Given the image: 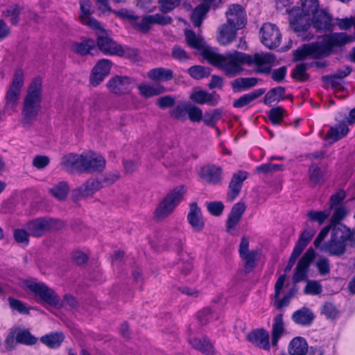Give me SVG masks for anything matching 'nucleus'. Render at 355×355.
<instances>
[{
  "label": "nucleus",
  "mask_w": 355,
  "mask_h": 355,
  "mask_svg": "<svg viewBox=\"0 0 355 355\" xmlns=\"http://www.w3.org/2000/svg\"><path fill=\"white\" fill-rule=\"evenodd\" d=\"M98 49L106 55H116L121 57H133L137 55V51L127 46L117 44L107 35H99L96 40Z\"/></svg>",
  "instance_id": "9"
},
{
  "label": "nucleus",
  "mask_w": 355,
  "mask_h": 355,
  "mask_svg": "<svg viewBox=\"0 0 355 355\" xmlns=\"http://www.w3.org/2000/svg\"><path fill=\"white\" fill-rule=\"evenodd\" d=\"M191 345L196 349L203 353L211 354L213 352V345L205 338H194L190 340Z\"/></svg>",
  "instance_id": "45"
},
{
  "label": "nucleus",
  "mask_w": 355,
  "mask_h": 355,
  "mask_svg": "<svg viewBox=\"0 0 355 355\" xmlns=\"http://www.w3.org/2000/svg\"><path fill=\"white\" fill-rule=\"evenodd\" d=\"M347 232L342 231L340 225L334 227L331 232L330 239L320 247V251L331 256H342L346 251L347 241L345 236Z\"/></svg>",
  "instance_id": "8"
},
{
  "label": "nucleus",
  "mask_w": 355,
  "mask_h": 355,
  "mask_svg": "<svg viewBox=\"0 0 355 355\" xmlns=\"http://www.w3.org/2000/svg\"><path fill=\"white\" fill-rule=\"evenodd\" d=\"M17 331H16V328L11 329L10 332L8 333L6 340H5V346L8 349H14L17 344L19 343L17 341Z\"/></svg>",
  "instance_id": "62"
},
{
  "label": "nucleus",
  "mask_w": 355,
  "mask_h": 355,
  "mask_svg": "<svg viewBox=\"0 0 355 355\" xmlns=\"http://www.w3.org/2000/svg\"><path fill=\"white\" fill-rule=\"evenodd\" d=\"M181 0H159L162 12H168L173 10L180 4Z\"/></svg>",
  "instance_id": "59"
},
{
  "label": "nucleus",
  "mask_w": 355,
  "mask_h": 355,
  "mask_svg": "<svg viewBox=\"0 0 355 355\" xmlns=\"http://www.w3.org/2000/svg\"><path fill=\"white\" fill-rule=\"evenodd\" d=\"M24 286L32 291L37 297L46 304L57 306L60 305V300L58 295L46 285L42 282L26 281Z\"/></svg>",
  "instance_id": "11"
},
{
  "label": "nucleus",
  "mask_w": 355,
  "mask_h": 355,
  "mask_svg": "<svg viewBox=\"0 0 355 355\" xmlns=\"http://www.w3.org/2000/svg\"><path fill=\"white\" fill-rule=\"evenodd\" d=\"M187 220L193 231L200 232L203 230L205 227V220L201 209L196 202H192L189 205Z\"/></svg>",
  "instance_id": "22"
},
{
  "label": "nucleus",
  "mask_w": 355,
  "mask_h": 355,
  "mask_svg": "<svg viewBox=\"0 0 355 355\" xmlns=\"http://www.w3.org/2000/svg\"><path fill=\"white\" fill-rule=\"evenodd\" d=\"M95 49V42L93 40H86L81 42H74L71 45V50L80 55L90 53Z\"/></svg>",
  "instance_id": "40"
},
{
  "label": "nucleus",
  "mask_w": 355,
  "mask_h": 355,
  "mask_svg": "<svg viewBox=\"0 0 355 355\" xmlns=\"http://www.w3.org/2000/svg\"><path fill=\"white\" fill-rule=\"evenodd\" d=\"M349 129L345 121H341L337 125L330 127L327 132L325 139L336 142L345 137L349 132Z\"/></svg>",
  "instance_id": "31"
},
{
  "label": "nucleus",
  "mask_w": 355,
  "mask_h": 355,
  "mask_svg": "<svg viewBox=\"0 0 355 355\" xmlns=\"http://www.w3.org/2000/svg\"><path fill=\"white\" fill-rule=\"evenodd\" d=\"M309 178L310 181L313 184H318L320 183L322 178V173L320 168L318 167V166L315 164H312L309 167Z\"/></svg>",
  "instance_id": "60"
},
{
  "label": "nucleus",
  "mask_w": 355,
  "mask_h": 355,
  "mask_svg": "<svg viewBox=\"0 0 355 355\" xmlns=\"http://www.w3.org/2000/svg\"><path fill=\"white\" fill-rule=\"evenodd\" d=\"M315 255V251L312 248H309L306 250L300 259L295 269L293 277L294 282H300L306 279L309 267L314 259Z\"/></svg>",
  "instance_id": "18"
},
{
  "label": "nucleus",
  "mask_w": 355,
  "mask_h": 355,
  "mask_svg": "<svg viewBox=\"0 0 355 355\" xmlns=\"http://www.w3.org/2000/svg\"><path fill=\"white\" fill-rule=\"evenodd\" d=\"M285 110L281 107L271 109L268 112V118L273 125H279L283 121Z\"/></svg>",
  "instance_id": "55"
},
{
  "label": "nucleus",
  "mask_w": 355,
  "mask_h": 355,
  "mask_svg": "<svg viewBox=\"0 0 355 355\" xmlns=\"http://www.w3.org/2000/svg\"><path fill=\"white\" fill-rule=\"evenodd\" d=\"M348 211L347 209L343 206H340L334 208V211L331 218L329 223L332 225L334 227L340 225L339 223L340 221L344 220V218L347 216Z\"/></svg>",
  "instance_id": "52"
},
{
  "label": "nucleus",
  "mask_w": 355,
  "mask_h": 355,
  "mask_svg": "<svg viewBox=\"0 0 355 355\" xmlns=\"http://www.w3.org/2000/svg\"><path fill=\"white\" fill-rule=\"evenodd\" d=\"M203 57L229 77L239 74L243 71V65L245 64L254 67L259 72L268 73L275 60V56L268 53H255L251 55L233 51L225 54H220L210 48L204 50Z\"/></svg>",
  "instance_id": "1"
},
{
  "label": "nucleus",
  "mask_w": 355,
  "mask_h": 355,
  "mask_svg": "<svg viewBox=\"0 0 355 355\" xmlns=\"http://www.w3.org/2000/svg\"><path fill=\"white\" fill-rule=\"evenodd\" d=\"M135 85V80L130 77L116 76L107 81L106 86L110 92L116 95H124L129 94Z\"/></svg>",
  "instance_id": "14"
},
{
  "label": "nucleus",
  "mask_w": 355,
  "mask_h": 355,
  "mask_svg": "<svg viewBox=\"0 0 355 355\" xmlns=\"http://www.w3.org/2000/svg\"><path fill=\"white\" fill-rule=\"evenodd\" d=\"M187 104L181 103L175 107L173 110H171L170 114L171 116L176 119L180 121H186L187 117Z\"/></svg>",
  "instance_id": "54"
},
{
  "label": "nucleus",
  "mask_w": 355,
  "mask_h": 355,
  "mask_svg": "<svg viewBox=\"0 0 355 355\" xmlns=\"http://www.w3.org/2000/svg\"><path fill=\"white\" fill-rule=\"evenodd\" d=\"M247 177V172L243 171H240L233 175L229 185L228 200L233 201L238 196L241 191L242 184Z\"/></svg>",
  "instance_id": "25"
},
{
  "label": "nucleus",
  "mask_w": 355,
  "mask_h": 355,
  "mask_svg": "<svg viewBox=\"0 0 355 355\" xmlns=\"http://www.w3.org/2000/svg\"><path fill=\"white\" fill-rule=\"evenodd\" d=\"M333 227L334 226L329 223L320 230V232H319V234H318L314 241V245L316 248L320 250L322 242L326 238L330 230L332 231Z\"/></svg>",
  "instance_id": "61"
},
{
  "label": "nucleus",
  "mask_w": 355,
  "mask_h": 355,
  "mask_svg": "<svg viewBox=\"0 0 355 355\" xmlns=\"http://www.w3.org/2000/svg\"><path fill=\"white\" fill-rule=\"evenodd\" d=\"M188 72L191 77L197 80L207 77L210 74V70L209 68L200 65H196L190 67L188 69Z\"/></svg>",
  "instance_id": "53"
},
{
  "label": "nucleus",
  "mask_w": 355,
  "mask_h": 355,
  "mask_svg": "<svg viewBox=\"0 0 355 355\" xmlns=\"http://www.w3.org/2000/svg\"><path fill=\"white\" fill-rule=\"evenodd\" d=\"M112 64L111 61L107 59L99 60L93 68L89 80L90 83L93 86L98 85L109 74Z\"/></svg>",
  "instance_id": "21"
},
{
  "label": "nucleus",
  "mask_w": 355,
  "mask_h": 355,
  "mask_svg": "<svg viewBox=\"0 0 355 355\" xmlns=\"http://www.w3.org/2000/svg\"><path fill=\"white\" fill-rule=\"evenodd\" d=\"M315 231L314 230H304L300 235V237L294 247L293 250L302 253L309 243L311 241Z\"/></svg>",
  "instance_id": "44"
},
{
  "label": "nucleus",
  "mask_w": 355,
  "mask_h": 355,
  "mask_svg": "<svg viewBox=\"0 0 355 355\" xmlns=\"http://www.w3.org/2000/svg\"><path fill=\"white\" fill-rule=\"evenodd\" d=\"M352 71L349 67H345L338 69L336 73L331 75L322 76V80L331 85L332 87H336L340 84V81L347 76Z\"/></svg>",
  "instance_id": "37"
},
{
  "label": "nucleus",
  "mask_w": 355,
  "mask_h": 355,
  "mask_svg": "<svg viewBox=\"0 0 355 355\" xmlns=\"http://www.w3.org/2000/svg\"><path fill=\"white\" fill-rule=\"evenodd\" d=\"M80 19L81 22L94 30L103 31L101 24L92 17V4L89 0H80Z\"/></svg>",
  "instance_id": "20"
},
{
  "label": "nucleus",
  "mask_w": 355,
  "mask_h": 355,
  "mask_svg": "<svg viewBox=\"0 0 355 355\" xmlns=\"http://www.w3.org/2000/svg\"><path fill=\"white\" fill-rule=\"evenodd\" d=\"M137 88L139 94L146 98L158 96L166 91L165 87L159 83L153 85L142 83L139 85Z\"/></svg>",
  "instance_id": "32"
},
{
  "label": "nucleus",
  "mask_w": 355,
  "mask_h": 355,
  "mask_svg": "<svg viewBox=\"0 0 355 355\" xmlns=\"http://www.w3.org/2000/svg\"><path fill=\"white\" fill-rule=\"evenodd\" d=\"M42 80L36 77L28 85L23 99L21 123L24 127H29L36 121L42 110Z\"/></svg>",
  "instance_id": "4"
},
{
  "label": "nucleus",
  "mask_w": 355,
  "mask_h": 355,
  "mask_svg": "<svg viewBox=\"0 0 355 355\" xmlns=\"http://www.w3.org/2000/svg\"><path fill=\"white\" fill-rule=\"evenodd\" d=\"M63 227V222L49 217L38 218L26 224V228L30 234L35 237L42 236L49 231L60 230Z\"/></svg>",
  "instance_id": "10"
},
{
  "label": "nucleus",
  "mask_w": 355,
  "mask_h": 355,
  "mask_svg": "<svg viewBox=\"0 0 355 355\" xmlns=\"http://www.w3.org/2000/svg\"><path fill=\"white\" fill-rule=\"evenodd\" d=\"M308 350L309 346L306 340L300 336L293 338L288 347L290 355H305Z\"/></svg>",
  "instance_id": "34"
},
{
  "label": "nucleus",
  "mask_w": 355,
  "mask_h": 355,
  "mask_svg": "<svg viewBox=\"0 0 355 355\" xmlns=\"http://www.w3.org/2000/svg\"><path fill=\"white\" fill-rule=\"evenodd\" d=\"M257 83L256 78H239L234 80L231 85L234 92H240L256 86Z\"/></svg>",
  "instance_id": "36"
},
{
  "label": "nucleus",
  "mask_w": 355,
  "mask_h": 355,
  "mask_svg": "<svg viewBox=\"0 0 355 355\" xmlns=\"http://www.w3.org/2000/svg\"><path fill=\"white\" fill-rule=\"evenodd\" d=\"M238 30L228 23L221 25L218 28V42L223 46L231 44L235 40Z\"/></svg>",
  "instance_id": "30"
},
{
  "label": "nucleus",
  "mask_w": 355,
  "mask_h": 355,
  "mask_svg": "<svg viewBox=\"0 0 355 355\" xmlns=\"http://www.w3.org/2000/svg\"><path fill=\"white\" fill-rule=\"evenodd\" d=\"M269 333L264 329H257L248 335V340L257 347L268 350L270 349Z\"/></svg>",
  "instance_id": "29"
},
{
  "label": "nucleus",
  "mask_w": 355,
  "mask_h": 355,
  "mask_svg": "<svg viewBox=\"0 0 355 355\" xmlns=\"http://www.w3.org/2000/svg\"><path fill=\"white\" fill-rule=\"evenodd\" d=\"M186 191V188L182 185L170 191L155 209V218L160 220L171 215L175 207L183 200Z\"/></svg>",
  "instance_id": "6"
},
{
  "label": "nucleus",
  "mask_w": 355,
  "mask_h": 355,
  "mask_svg": "<svg viewBox=\"0 0 355 355\" xmlns=\"http://www.w3.org/2000/svg\"><path fill=\"white\" fill-rule=\"evenodd\" d=\"M83 171L89 173H101L106 164L105 159L100 154L89 150L82 153Z\"/></svg>",
  "instance_id": "16"
},
{
  "label": "nucleus",
  "mask_w": 355,
  "mask_h": 355,
  "mask_svg": "<svg viewBox=\"0 0 355 355\" xmlns=\"http://www.w3.org/2000/svg\"><path fill=\"white\" fill-rule=\"evenodd\" d=\"M17 331V341L20 344L33 345L37 342V338L33 336L28 329L16 328Z\"/></svg>",
  "instance_id": "48"
},
{
  "label": "nucleus",
  "mask_w": 355,
  "mask_h": 355,
  "mask_svg": "<svg viewBox=\"0 0 355 355\" xmlns=\"http://www.w3.org/2000/svg\"><path fill=\"white\" fill-rule=\"evenodd\" d=\"M148 78L155 82H166L173 79V71L167 68L157 67L148 71Z\"/></svg>",
  "instance_id": "33"
},
{
  "label": "nucleus",
  "mask_w": 355,
  "mask_h": 355,
  "mask_svg": "<svg viewBox=\"0 0 355 355\" xmlns=\"http://www.w3.org/2000/svg\"><path fill=\"white\" fill-rule=\"evenodd\" d=\"M24 76L22 70H17L5 96L4 112L12 114L15 112L24 85Z\"/></svg>",
  "instance_id": "7"
},
{
  "label": "nucleus",
  "mask_w": 355,
  "mask_h": 355,
  "mask_svg": "<svg viewBox=\"0 0 355 355\" xmlns=\"http://www.w3.org/2000/svg\"><path fill=\"white\" fill-rule=\"evenodd\" d=\"M185 37L188 44L197 49H200L204 46V42L201 37L197 36L195 33L191 30H185L184 31Z\"/></svg>",
  "instance_id": "50"
},
{
  "label": "nucleus",
  "mask_w": 355,
  "mask_h": 355,
  "mask_svg": "<svg viewBox=\"0 0 355 355\" xmlns=\"http://www.w3.org/2000/svg\"><path fill=\"white\" fill-rule=\"evenodd\" d=\"M332 18L329 13L323 9H320L313 14L309 21V28L312 25L318 31H325L330 28Z\"/></svg>",
  "instance_id": "23"
},
{
  "label": "nucleus",
  "mask_w": 355,
  "mask_h": 355,
  "mask_svg": "<svg viewBox=\"0 0 355 355\" xmlns=\"http://www.w3.org/2000/svg\"><path fill=\"white\" fill-rule=\"evenodd\" d=\"M321 313L325 315L327 319L335 320L339 315V311L333 303L330 302H325L321 307Z\"/></svg>",
  "instance_id": "51"
},
{
  "label": "nucleus",
  "mask_w": 355,
  "mask_h": 355,
  "mask_svg": "<svg viewBox=\"0 0 355 355\" xmlns=\"http://www.w3.org/2000/svg\"><path fill=\"white\" fill-rule=\"evenodd\" d=\"M69 191V187L66 182H60L50 189L51 195L59 200H64Z\"/></svg>",
  "instance_id": "46"
},
{
  "label": "nucleus",
  "mask_w": 355,
  "mask_h": 355,
  "mask_svg": "<svg viewBox=\"0 0 355 355\" xmlns=\"http://www.w3.org/2000/svg\"><path fill=\"white\" fill-rule=\"evenodd\" d=\"M83 157L82 154L69 153L62 157L60 165L62 168L67 171H83Z\"/></svg>",
  "instance_id": "28"
},
{
  "label": "nucleus",
  "mask_w": 355,
  "mask_h": 355,
  "mask_svg": "<svg viewBox=\"0 0 355 355\" xmlns=\"http://www.w3.org/2000/svg\"><path fill=\"white\" fill-rule=\"evenodd\" d=\"M245 209L246 206L243 202H237L233 206L226 222L227 232L230 233L235 229L239 223Z\"/></svg>",
  "instance_id": "26"
},
{
  "label": "nucleus",
  "mask_w": 355,
  "mask_h": 355,
  "mask_svg": "<svg viewBox=\"0 0 355 355\" xmlns=\"http://www.w3.org/2000/svg\"><path fill=\"white\" fill-rule=\"evenodd\" d=\"M261 41L267 48L278 47L281 43L282 34L279 28L272 23H264L259 31Z\"/></svg>",
  "instance_id": "12"
},
{
  "label": "nucleus",
  "mask_w": 355,
  "mask_h": 355,
  "mask_svg": "<svg viewBox=\"0 0 355 355\" xmlns=\"http://www.w3.org/2000/svg\"><path fill=\"white\" fill-rule=\"evenodd\" d=\"M322 285L317 281H308L304 288V293L309 295H319L322 293Z\"/></svg>",
  "instance_id": "58"
},
{
  "label": "nucleus",
  "mask_w": 355,
  "mask_h": 355,
  "mask_svg": "<svg viewBox=\"0 0 355 355\" xmlns=\"http://www.w3.org/2000/svg\"><path fill=\"white\" fill-rule=\"evenodd\" d=\"M249 245V239L245 236L242 237L239 244V253L242 261L244 262L245 270L248 272L255 268L260 257L259 250H250Z\"/></svg>",
  "instance_id": "13"
},
{
  "label": "nucleus",
  "mask_w": 355,
  "mask_h": 355,
  "mask_svg": "<svg viewBox=\"0 0 355 355\" xmlns=\"http://www.w3.org/2000/svg\"><path fill=\"white\" fill-rule=\"evenodd\" d=\"M187 115L191 121L197 123L203 120L204 116L202 110L193 105H188Z\"/></svg>",
  "instance_id": "57"
},
{
  "label": "nucleus",
  "mask_w": 355,
  "mask_h": 355,
  "mask_svg": "<svg viewBox=\"0 0 355 355\" xmlns=\"http://www.w3.org/2000/svg\"><path fill=\"white\" fill-rule=\"evenodd\" d=\"M64 338L62 333H51L43 336L41 342L50 348H58L60 346Z\"/></svg>",
  "instance_id": "42"
},
{
  "label": "nucleus",
  "mask_w": 355,
  "mask_h": 355,
  "mask_svg": "<svg viewBox=\"0 0 355 355\" xmlns=\"http://www.w3.org/2000/svg\"><path fill=\"white\" fill-rule=\"evenodd\" d=\"M222 117V111L220 109H215L205 112L203 116V123L205 125L214 127L216 122Z\"/></svg>",
  "instance_id": "49"
},
{
  "label": "nucleus",
  "mask_w": 355,
  "mask_h": 355,
  "mask_svg": "<svg viewBox=\"0 0 355 355\" xmlns=\"http://www.w3.org/2000/svg\"><path fill=\"white\" fill-rule=\"evenodd\" d=\"M104 184L98 179H90L78 188L73 189L72 196L75 200L83 198L92 196L97 191L100 190Z\"/></svg>",
  "instance_id": "19"
},
{
  "label": "nucleus",
  "mask_w": 355,
  "mask_h": 355,
  "mask_svg": "<svg viewBox=\"0 0 355 355\" xmlns=\"http://www.w3.org/2000/svg\"><path fill=\"white\" fill-rule=\"evenodd\" d=\"M266 92L264 89H258L253 92L241 96L234 102V107L236 108L243 107L263 95Z\"/></svg>",
  "instance_id": "38"
},
{
  "label": "nucleus",
  "mask_w": 355,
  "mask_h": 355,
  "mask_svg": "<svg viewBox=\"0 0 355 355\" xmlns=\"http://www.w3.org/2000/svg\"><path fill=\"white\" fill-rule=\"evenodd\" d=\"M285 89L283 87H277L269 90L264 96V103L270 105L275 102H279L284 98Z\"/></svg>",
  "instance_id": "43"
},
{
  "label": "nucleus",
  "mask_w": 355,
  "mask_h": 355,
  "mask_svg": "<svg viewBox=\"0 0 355 355\" xmlns=\"http://www.w3.org/2000/svg\"><path fill=\"white\" fill-rule=\"evenodd\" d=\"M190 99L198 104L214 106L218 104L220 96L216 92L209 93L204 90H196L191 93Z\"/></svg>",
  "instance_id": "24"
},
{
  "label": "nucleus",
  "mask_w": 355,
  "mask_h": 355,
  "mask_svg": "<svg viewBox=\"0 0 355 355\" xmlns=\"http://www.w3.org/2000/svg\"><path fill=\"white\" fill-rule=\"evenodd\" d=\"M225 15L227 23L237 29L243 28L246 24V14L243 8L240 5H230L225 12Z\"/></svg>",
  "instance_id": "17"
},
{
  "label": "nucleus",
  "mask_w": 355,
  "mask_h": 355,
  "mask_svg": "<svg viewBox=\"0 0 355 355\" xmlns=\"http://www.w3.org/2000/svg\"><path fill=\"white\" fill-rule=\"evenodd\" d=\"M293 321L300 325H309L314 319L313 313L308 308L303 307L293 314Z\"/></svg>",
  "instance_id": "35"
},
{
  "label": "nucleus",
  "mask_w": 355,
  "mask_h": 355,
  "mask_svg": "<svg viewBox=\"0 0 355 355\" xmlns=\"http://www.w3.org/2000/svg\"><path fill=\"white\" fill-rule=\"evenodd\" d=\"M29 232L24 229H15L13 232L15 241L20 245L27 246L29 243Z\"/></svg>",
  "instance_id": "56"
},
{
  "label": "nucleus",
  "mask_w": 355,
  "mask_h": 355,
  "mask_svg": "<svg viewBox=\"0 0 355 355\" xmlns=\"http://www.w3.org/2000/svg\"><path fill=\"white\" fill-rule=\"evenodd\" d=\"M330 214V209H326L322 211L310 210L307 213V216L310 221L315 222L319 225H322L327 220Z\"/></svg>",
  "instance_id": "47"
},
{
  "label": "nucleus",
  "mask_w": 355,
  "mask_h": 355,
  "mask_svg": "<svg viewBox=\"0 0 355 355\" xmlns=\"http://www.w3.org/2000/svg\"><path fill=\"white\" fill-rule=\"evenodd\" d=\"M345 192L343 190H340L336 193L333 194L329 199V209H333L338 206L345 198Z\"/></svg>",
  "instance_id": "63"
},
{
  "label": "nucleus",
  "mask_w": 355,
  "mask_h": 355,
  "mask_svg": "<svg viewBox=\"0 0 355 355\" xmlns=\"http://www.w3.org/2000/svg\"><path fill=\"white\" fill-rule=\"evenodd\" d=\"M354 37L345 33H334L323 37L322 42L304 44L295 52L297 60L306 58H321L327 56L333 48L341 46L353 41Z\"/></svg>",
  "instance_id": "2"
},
{
  "label": "nucleus",
  "mask_w": 355,
  "mask_h": 355,
  "mask_svg": "<svg viewBox=\"0 0 355 355\" xmlns=\"http://www.w3.org/2000/svg\"><path fill=\"white\" fill-rule=\"evenodd\" d=\"M171 53L172 57L180 62H185L189 59V54L179 46H175Z\"/></svg>",
  "instance_id": "64"
},
{
  "label": "nucleus",
  "mask_w": 355,
  "mask_h": 355,
  "mask_svg": "<svg viewBox=\"0 0 355 355\" xmlns=\"http://www.w3.org/2000/svg\"><path fill=\"white\" fill-rule=\"evenodd\" d=\"M223 168L214 164H207L200 167L198 172L199 180L210 185H218L223 180Z\"/></svg>",
  "instance_id": "15"
},
{
  "label": "nucleus",
  "mask_w": 355,
  "mask_h": 355,
  "mask_svg": "<svg viewBox=\"0 0 355 355\" xmlns=\"http://www.w3.org/2000/svg\"><path fill=\"white\" fill-rule=\"evenodd\" d=\"M300 6L291 10L286 11L289 14V21L292 29L303 40H310L313 34H306L309 29V21L311 16L319 9L318 0H300Z\"/></svg>",
  "instance_id": "3"
},
{
  "label": "nucleus",
  "mask_w": 355,
  "mask_h": 355,
  "mask_svg": "<svg viewBox=\"0 0 355 355\" xmlns=\"http://www.w3.org/2000/svg\"><path fill=\"white\" fill-rule=\"evenodd\" d=\"M282 314H278L274 318V323L272 329V345L277 347L278 341L284 332Z\"/></svg>",
  "instance_id": "39"
},
{
  "label": "nucleus",
  "mask_w": 355,
  "mask_h": 355,
  "mask_svg": "<svg viewBox=\"0 0 355 355\" xmlns=\"http://www.w3.org/2000/svg\"><path fill=\"white\" fill-rule=\"evenodd\" d=\"M118 15L122 18L128 19L129 22L138 31L146 33L154 24L166 25L171 22V18L162 14L146 15L142 17L135 15L131 10H121Z\"/></svg>",
  "instance_id": "5"
},
{
  "label": "nucleus",
  "mask_w": 355,
  "mask_h": 355,
  "mask_svg": "<svg viewBox=\"0 0 355 355\" xmlns=\"http://www.w3.org/2000/svg\"><path fill=\"white\" fill-rule=\"evenodd\" d=\"M209 10V6L207 2L200 4L193 10L191 19L195 27H200L206 14Z\"/></svg>",
  "instance_id": "41"
},
{
  "label": "nucleus",
  "mask_w": 355,
  "mask_h": 355,
  "mask_svg": "<svg viewBox=\"0 0 355 355\" xmlns=\"http://www.w3.org/2000/svg\"><path fill=\"white\" fill-rule=\"evenodd\" d=\"M285 281L286 275H282L279 276L275 285L274 304L275 307L279 309L288 306L293 295L292 292H290L289 294L286 295L282 299L279 298Z\"/></svg>",
  "instance_id": "27"
}]
</instances>
